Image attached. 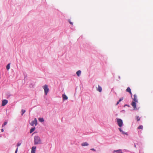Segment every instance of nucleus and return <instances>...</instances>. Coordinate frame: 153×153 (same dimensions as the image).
Listing matches in <instances>:
<instances>
[{"label": "nucleus", "instance_id": "obj_28", "mask_svg": "<svg viewBox=\"0 0 153 153\" xmlns=\"http://www.w3.org/2000/svg\"><path fill=\"white\" fill-rule=\"evenodd\" d=\"M121 112H122V113H125V110H122V111H121Z\"/></svg>", "mask_w": 153, "mask_h": 153}, {"label": "nucleus", "instance_id": "obj_16", "mask_svg": "<svg viewBox=\"0 0 153 153\" xmlns=\"http://www.w3.org/2000/svg\"><path fill=\"white\" fill-rule=\"evenodd\" d=\"M10 67V64L9 63L6 66V69L7 70H8Z\"/></svg>", "mask_w": 153, "mask_h": 153}, {"label": "nucleus", "instance_id": "obj_3", "mask_svg": "<svg viewBox=\"0 0 153 153\" xmlns=\"http://www.w3.org/2000/svg\"><path fill=\"white\" fill-rule=\"evenodd\" d=\"M43 88L44 90V93L45 95H47L49 91V89L48 86L47 85H45L43 86Z\"/></svg>", "mask_w": 153, "mask_h": 153}, {"label": "nucleus", "instance_id": "obj_14", "mask_svg": "<svg viewBox=\"0 0 153 153\" xmlns=\"http://www.w3.org/2000/svg\"><path fill=\"white\" fill-rule=\"evenodd\" d=\"M126 91L127 92H129V93H131V90L129 87H128L127 88L126 90Z\"/></svg>", "mask_w": 153, "mask_h": 153}, {"label": "nucleus", "instance_id": "obj_5", "mask_svg": "<svg viewBox=\"0 0 153 153\" xmlns=\"http://www.w3.org/2000/svg\"><path fill=\"white\" fill-rule=\"evenodd\" d=\"M30 124L32 126H33L34 125L36 126L37 124V121L36 119L35 118L30 123Z\"/></svg>", "mask_w": 153, "mask_h": 153}, {"label": "nucleus", "instance_id": "obj_21", "mask_svg": "<svg viewBox=\"0 0 153 153\" xmlns=\"http://www.w3.org/2000/svg\"><path fill=\"white\" fill-rule=\"evenodd\" d=\"M123 97H121L120 98V99L119 100V102H120L122 100H123Z\"/></svg>", "mask_w": 153, "mask_h": 153}, {"label": "nucleus", "instance_id": "obj_13", "mask_svg": "<svg viewBox=\"0 0 153 153\" xmlns=\"http://www.w3.org/2000/svg\"><path fill=\"white\" fill-rule=\"evenodd\" d=\"M41 122H43L44 121V120L43 118L40 117L38 119Z\"/></svg>", "mask_w": 153, "mask_h": 153}, {"label": "nucleus", "instance_id": "obj_34", "mask_svg": "<svg viewBox=\"0 0 153 153\" xmlns=\"http://www.w3.org/2000/svg\"><path fill=\"white\" fill-rule=\"evenodd\" d=\"M130 94L131 95V96H132V93H130Z\"/></svg>", "mask_w": 153, "mask_h": 153}, {"label": "nucleus", "instance_id": "obj_23", "mask_svg": "<svg viewBox=\"0 0 153 153\" xmlns=\"http://www.w3.org/2000/svg\"><path fill=\"white\" fill-rule=\"evenodd\" d=\"M137 117V121H139L140 120V118H139L138 116H136Z\"/></svg>", "mask_w": 153, "mask_h": 153}, {"label": "nucleus", "instance_id": "obj_22", "mask_svg": "<svg viewBox=\"0 0 153 153\" xmlns=\"http://www.w3.org/2000/svg\"><path fill=\"white\" fill-rule=\"evenodd\" d=\"M68 22H69V23L71 25H73V23L72 22H71L70 21V19H68Z\"/></svg>", "mask_w": 153, "mask_h": 153}, {"label": "nucleus", "instance_id": "obj_15", "mask_svg": "<svg viewBox=\"0 0 153 153\" xmlns=\"http://www.w3.org/2000/svg\"><path fill=\"white\" fill-rule=\"evenodd\" d=\"M35 129V128L34 127V128H31L30 130V133H32L33 132Z\"/></svg>", "mask_w": 153, "mask_h": 153}, {"label": "nucleus", "instance_id": "obj_2", "mask_svg": "<svg viewBox=\"0 0 153 153\" xmlns=\"http://www.w3.org/2000/svg\"><path fill=\"white\" fill-rule=\"evenodd\" d=\"M42 143L40 137L37 136L34 137V144L36 145L40 144Z\"/></svg>", "mask_w": 153, "mask_h": 153}, {"label": "nucleus", "instance_id": "obj_32", "mask_svg": "<svg viewBox=\"0 0 153 153\" xmlns=\"http://www.w3.org/2000/svg\"><path fill=\"white\" fill-rule=\"evenodd\" d=\"M118 78H119V79H120V76H118Z\"/></svg>", "mask_w": 153, "mask_h": 153}, {"label": "nucleus", "instance_id": "obj_26", "mask_svg": "<svg viewBox=\"0 0 153 153\" xmlns=\"http://www.w3.org/2000/svg\"><path fill=\"white\" fill-rule=\"evenodd\" d=\"M90 150H92V151H96V150L95 149H94V148L91 149H90Z\"/></svg>", "mask_w": 153, "mask_h": 153}, {"label": "nucleus", "instance_id": "obj_17", "mask_svg": "<svg viewBox=\"0 0 153 153\" xmlns=\"http://www.w3.org/2000/svg\"><path fill=\"white\" fill-rule=\"evenodd\" d=\"M22 116L23 114L25 113L26 111L25 110L22 109Z\"/></svg>", "mask_w": 153, "mask_h": 153}, {"label": "nucleus", "instance_id": "obj_18", "mask_svg": "<svg viewBox=\"0 0 153 153\" xmlns=\"http://www.w3.org/2000/svg\"><path fill=\"white\" fill-rule=\"evenodd\" d=\"M143 126L142 125L139 126L138 127V129H143Z\"/></svg>", "mask_w": 153, "mask_h": 153}, {"label": "nucleus", "instance_id": "obj_10", "mask_svg": "<svg viewBox=\"0 0 153 153\" xmlns=\"http://www.w3.org/2000/svg\"><path fill=\"white\" fill-rule=\"evenodd\" d=\"M97 90L100 92H101L102 91V88L99 85H98V88L97 89Z\"/></svg>", "mask_w": 153, "mask_h": 153}, {"label": "nucleus", "instance_id": "obj_11", "mask_svg": "<svg viewBox=\"0 0 153 153\" xmlns=\"http://www.w3.org/2000/svg\"><path fill=\"white\" fill-rule=\"evenodd\" d=\"M81 145L83 146H88L89 145V144L88 143L85 142L82 143L81 144Z\"/></svg>", "mask_w": 153, "mask_h": 153}, {"label": "nucleus", "instance_id": "obj_25", "mask_svg": "<svg viewBox=\"0 0 153 153\" xmlns=\"http://www.w3.org/2000/svg\"><path fill=\"white\" fill-rule=\"evenodd\" d=\"M18 148L17 147L15 151V153H17V152L18 151Z\"/></svg>", "mask_w": 153, "mask_h": 153}, {"label": "nucleus", "instance_id": "obj_9", "mask_svg": "<svg viewBox=\"0 0 153 153\" xmlns=\"http://www.w3.org/2000/svg\"><path fill=\"white\" fill-rule=\"evenodd\" d=\"M36 146H33L31 148V153H35Z\"/></svg>", "mask_w": 153, "mask_h": 153}, {"label": "nucleus", "instance_id": "obj_29", "mask_svg": "<svg viewBox=\"0 0 153 153\" xmlns=\"http://www.w3.org/2000/svg\"><path fill=\"white\" fill-rule=\"evenodd\" d=\"M119 102H119V101H118L117 102V103H116V105H117L119 104Z\"/></svg>", "mask_w": 153, "mask_h": 153}, {"label": "nucleus", "instance_id": "obj_7", "mask_svg": "<svg viewBox=\"0 0 153 153\" xmlns=\"http://www.w3.org/2000/svg\"><path fill=\"white\" fill-rule=\"evenodd\" d=\"M119 130L123 134H126V135H128V134L127 132H124L123 131L122 129V128H118Z\"/></svg>", "mask_w": 153, "mask_h": 153}, {"label": "nucleus", "instance_id": "obj_8", "mask_svg": "<svg viewBox=\"0 0 153 153\" xmlns=\"http://www.w3.org/2000/svg\"><path fill=\"white\" fill-rule=\"evenodd\" d=\"M62 96L63 101L68 100V97L65 94H63Z\"/></svg>", "mask_w": 153, "mask_h": 153}, {"label": "nucleus", "instance_id": "obj_1", "mask_svg": "<svg viewBox=\"0 0 153 153\" xmlns=\"http://www.w3.org/2000/svg\"><path fill=\"white\" fill-rule=\"evenodd\" d=\"M134 98L133 99V101L131 103V105L133 107L134 110H138V108H137L136 107V103H137L138 102L137 98V96L136 94H134Z\"/></svg>", "mask_w": 153, "mask_h": 153}, {"label": "nucleus", "instance_id": "obj_31", "mask_svg": "<svg viewBox=\"0 0 153 153\" xmlns=\"http://www.w3.org/2000/svg\"><path fill=\"white\" fill-rule=\"evenodd\" d=\"M4 131V130L3 129H1V132H3Z\"/></svg>", "mask_w": 153, "mask_h": 153}, {"label": "nucleus", "instance_id": "obj_20", "mask_svg": "<svg viewBox=\"0 0 153 153\" xmlns=\"http://www.w3.org/2000/svg\"><path fill=\"white\" fill-rule=\"evenodd\" d=\"M21 143H20V142H18L17 144V145L16 146H17V147L18 148V147L19 146H20L21 145Z\"/></svg>", "mask_w": 153, "mask_h": 153}, {"label": "nucleus", "instance_id": "obj_12", "mask_svg": "<svg viewBox=\"0 0 153 153\" xmlns=\"http://www.w3.org/2000/svg\"><path fill=\"white\" fill-rule=\"evenodd\" d=\"M81 73V71L80 70H79L76 72V74L78 76H79L80 75Z\"/></svg>", "mask_w": 153, "mask_h": 153}, {"label": "nucleus", "instance_id": "obj_19", "mask_svg": "<svg viewBox=\"0 0 153 153\" xmlns=\"http://www.w3.org/2000/svg\"><path fill=\"white\" fill-rule=\"evenodd\" d=\"M7 122H5L2 125V127H4L5 125H6L7 124Z\"/></svg>", "mask_w": 153, "mask_h": 153}, {"label": "nucleus", "instance_id": "obj_27", "mask_svg": "<svg viewBox=\"0 0 153 153\" xmlns=\"http://www.w3.org/2000/svg\"><path fill=\"white\" fill-rule=\"evenodd\" d=\"M126 106H128V107H130V105H127V104H125L124 106V107H125Z\"/></svg>", "mask_w": 153, "mask_h": 153}, {"label": "nucleus", "instance_id": "obj_33", "mask_svg": "<svg viewBox=\"0 0 153 153\" xmlns=\"http://www.w3.org/2000/svg\"><path fill=\"white\" fill-rule=\"evenodd\" d=\"M126 151V149H124V150H123V151Z\"/></svg>", "mask_w": 153, "mask_h": 153}, {"label": "nucleus", "instance_id": "obj_30", "mask_svg": "<svg viewBox=\"0 0 153 153\" xmlns=\"http://www.w3.org/2000/svg\"><path fill=\"white\" fill-rule=\"evenodd\" d=\"M24 79H25V78H26L27 76H26V75H25V74H24Z\"/></svg>", "mask_w": 153, "mask_h": 153}, {"label": "nucleus", "instance_id": "obj_24", "mask_svg": "<svg viewBox=\"0 0 153 153\" xmlns=\"http://www.w3.org/2000/svg\"><path fill=\"white\" fill-rule=\"evenodd\" d=\"M18 148L17 147L15 151V153H17V152L18 151Z\"/></svg>", "mask_w": 153, "mask_h": 153}, {"label": "nucleus", "instance_id": "obj_4", "mask_svg": "<svg viewBox=\"0 0 153 153\" xmlns=\"http://www.w3.org/2000/svg\"><path fill=\"white\" fill-rule=\"evenodd\" d=\"M117 124L120 127H121L123 126V123L122 120L121 119L117 118Z\"/></svg>", "mask_w": 153, "mask_h": 153}, {"label": "nucleus", "instance_id": "obj_6", "mask_svg": "<svg viewBox=\"0 0 153 153\" xmlns=\"http://www.w3.org/2000/svg\"><path fill=\"white\" fill-rule=\"evenodd\" d=\"M8 102V101L6 100H4L2 101V106H4L6 105Z\"/></svg>", "mask_w": 153, "mask_h": 153}]
</instances>
